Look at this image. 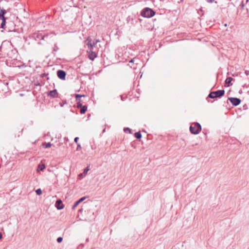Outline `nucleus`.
Returning <instances> with one entry per match:
<instances>
[{
  "label": "nucleus",
  "instance_id": "1",
  "mask_svg": "<svg viewBox=\"0 0 249 249\" xmlns=\"http://www.w3.org/2000/svg\"><path fill=\"white\" fill-rule=\"evenodd\" d=\"M201 130V126L198 123L193 124L190 127V132L193 134H198Z\"/></svg>",
  "mask_w": 249,
  "mask_h": 249
},
{
  "label": "nucleus",
  "instance_id": "2",
  "mask_svg": "<svg viewBox=\"0 0 249 249\" xmlns=\"http://www.w3.org/2000/svg\"><path fill=\"white\" fill-rule=\"evenodd\" d=\"M155 13V12L149 8H144L141 12V16L145 18L152 17Z\"/></svg>",
  "mask_w": 249,
  "mask_h": 249
},
{
  "label": "nucleus",
  "instance_id": "3",
  "mask_svg": "<svg viewBox=\"0 0 249 249\" xmlns=\"http://www.w3.org/2000/svg\"><path fill=\"white\" fill-rule=\"evenodd\" d=\"M225 90H218L217 91L211 92L208 95V97L211 98H214L216 97H220L224 95Z\"/></svg>",
  "mask_w": 249,
  "mask_h": 249
},
{
  "label": "nucleus",
  "instance_id": "4",
  "mask_svg": "<svg viewBox=\"0 0 249 249\" xmlns=\"http://www.w3.org/2000/svg\"><path fill=\"white\" fill-rule=\"evenodd\" d=\"M228 99L230 101L232 105L234 106H238L241 103L240 99L237 98L230 97Z\"/></svg>",
  "mask_w": 249,
  "mask_h": 249
},
{
  "label": "nucleus",
  "instance_id": "5",
  "mask_svg": "<svg viewBox=\"0 0 249 249\" xmlns=\"http://www.w3.org/2000/svg\"><path fill=\"white\" fill-rule=\"evenodd\" d=\"M57 76L61 79H65L66 76V72L62 70H58L57 71Z\"/></svg>",
  "mask_w": 249,
  "mask_h": 249
},
{
  "label": "nucleus",
  "instance_id": "6",
  "mask_svg": "<svg viewBox=\"0 0 249 249\" xmlns=\"http://www.w3.org/2000/svg\"><path fill=\"white\" fill-rule=\"evenodd\" d=\"M55 207L58 210H61L63 209L64 205L62 204V201L60 199H58L56 201Z\"/></svg>",
  "mask_w": 249,
  "mask_h": 249
},
{
  "label": "nucleus",
  "instance_id": "7",
  "mask_svg": "<svg viewBox=\"0 0 249 249\" xmlns=\"http://www.w3.org/2000/svg\"><path fill=\"white\" fill-rule=\"evenodd\" d=\"M48 95L51 97L55 98L57 97L58 93L56 89H54L50 91L48 94Z\"/></svg>",
  "mask_w": 249,
  "mask_h": 249
},
{
  "label": "nucleus",
  "instance_id": "8",
  "mask_svg": "<svg viewBox=\"0 0 249 249\" xmlns=\"http://www.w3.org/2000/svg\"><path fill=\"white\" fill-rule=\"evenodd\" d=\"M90 51H91V52L89 55V59L93 60L94 59L97 57V54L95 52H93L92 50Z\"/></svg>",
  "mask_w": 249,
  "mask_h": 249
},
{
  "label": "nucleus",
  "instance_id": "9",
  "mask_svg": "<svg viewBox=\"0 0 249 249\" xmlns=\"http://www.w3.org/2000/svg\"><path fill=\"white\" fill-rule=\"evenodd\" d=\"M87 40L88 41V43L87 44V45L89 49L90 50H92L93 47L95 46L96 45L94 42L92 43L91 40H89V38L87 39Z\"/></svg>",
  "mask_w": 249,
  "mask_h": 249
},
{
  "label": "nucleus",
  "instance_id": "10",
  "mask_svg": "<svg viewBox=\"0 0 249 249\" xmlns=\"http://www.w3.org/2000/svg\"><path fill=\"white\" fill-rule=\"evenodd\" d=\"M85 199V197H82L80 199H79L78 201H77L76 202H75V203L74 204V205H73L72 206V209H75V207H77V206L82 201H83L84 199Z\"/></svg>",
  "mask_w": 249,
  "mask_h": 249
},
{
  "label": "nucleus",
  "instance_id": "11",
  "mask_svg": "<svg viewBox=\"0 0 249 249\" xmlns=\"http://www.w3.org/2000/svg\"><path fill=\"white\" fill-rule=\"evenodd\" d=\"M233 80V78L231 77H228L225 80V84L227 85V87L230 86L231 82Z\"/></svg>",
  "mask_w": 249,
  "mask_h": 249
},
{
  "label": "nucleus",
  "instance_id": "12",
  "mask_svg": "<svg viewBox=\"0 0 249 249\" xmlns=\"http://www.w3.org/2000/svg\"><path fill=\"white\" fill-rule=\"evenodd\" d=\"M45 168V166L43 164H39L38 165L37 170L38 171H43Z\"/></svg>",
  "mask_w": 249,
  "mask_h": 249
},
{
  "label": "nucleus",
  "instance_id": "13",
  "mask_svg": "<svg viewBox=\"0 0 249 249\" xmlns=\"http://www.w3.org/2000/svg\"><path fill=\"white\" fill-rule=\"evenodd\" d=\"M87 106H84L83 107H82V108L80 110V113L81 114H84L86 112V111H87Z\"/></svg>",
  "mask_w": 249,
  "mask_h": 249
},
{
  "label": "nucleus",
  "instance_id": "14",
  "mask_svg": "<svg viewBox=\"0 0 249 249\" xmlns=\"http://www.w3.org/2000/svg\"><path fill=\"white\" fill-rule=\"evenodd\" d=\"M135 137L138 139H139L140 138H141L142 137V135L140 133V132H136L135 133Z\"/></svg>",
  "mask_w": 249,
  "mask_h": 249
},
{
  "label": "nucleus",
  "instance_id": "15",
  "mask_svg": "<svg viewBox=\"0 0 249 249\" xmlns=\"http://www.w3.org/2000/svg\"><path fill=\"white\" fill-rule=\"evenodd\" d=\"M43 145L46 148H48L51 146L52 144L50 142L43 143Z\"/></svg>",
  "mask_w": 249,
  "mask_h": 249
},
{
  "label": "nucleus",
  "instance_id": "16",
  "mask_svg": "<svg viewBox=\"0 0 249 249\" xmlns=\"http://www.w3.org/2000/svg\"><path fill=\"white\" fill-rule=\"evenodd\" d=\"M5 21H6V19L2 20V22H1V25H0L1 28H5V22H6Z\"/></svg>",
  "mask_w": 249,
  "mask_h": 249
},
{
  "label": "nucleus",
  "instance_id": "17",
  "mask_svg": "<svg viewBox=\"0 0 249 249\" xmlns=\"http://www.w3.org/2000/svg\"><path fill=\"white\" fill-rule=\"evenodd\" d=\"M85 96L84 95L76 94L75 97H76V101H80V98L81 97H83V96Z\"/></svg>",
  "mask_w": 249,
  "mask_h": 249
},
{
  "label": "nucleus",
  "instance_id": "18",
  "mask_svg": "<svg viewBox=\"0 0 249 249\" xmlns=\"http://www.w3.org/2000/svg\"><path fill=\"white\" fill-rule=\"evenodd\" d=\"M36 192L37 195H40L42 192L40 189H38L36 191Z\"/></svg>",
  "mask_w": 249,
  "mask_h": 249
},
{
  "label": "nucleus",
  "instance_id": "19",
  "mask_svg": "<svg viewBox=\"0 0 249 249\" xmlns=\"http://www.w3.org/2000/svg\"><path fill=\"white\" fill-rule=\"evenodd\" d=\"M62 240H63L62 237H58V238H57V242L58 243H60V242H62Z\"/></svg>",
  "mask_w": 249,
  "mask_h": 249
},
{
  "label": "nucleus",
  "instance_id": "20",
  "mask_svg": "<svg viewBox=\"0 0 249 249\" xmlns=\"http://www.w3.org/2000/svg\"><path fill=\"white\" fill-rule=\"evenodd\" d=\"M6 13V10L4 9H2L0 10V14H2V15H4Z\"/></svg>",
  "mask_w": 249,
  "mask_h": 249
},
{
  "label": "nucleus",
  "instance_id": "21",
  "mask_svg": "<svg viewBox=\"0 0 249 249\" xmlns=\"http://www.w3.org/2000/svg\"><path fill=\"white\" fill-rule=\"evenodd\" d=\"M0 19L1 20L6 19V18L4 17V15L2 14H0Z\"/></svg>",
  "mask_w": 249,
  "mask_h": 249
},
{
  "label": "nucleus",
  "instance_id": "22",
  "mask_svg": "<svg viewBox=\"0 0 249 249\" xmlns=\"http://www.w3.org/2000/svg\"><path fill=\"white\" fill-rule=\"evenodd\" d=\"M124 130L125 132H126L127 131H129V132H130L131 131V130L128 127L124 128Z\"/></svg>",
  "mask_w": 249,
  "mask_h": 249
},
{
  "label": "nucleus",
  "instance_id": "23",
  "mask_svg": "<svg viewBox=\"0 0 249 249\" xmlns=\"http://www.w3.org/2000/svg\"><path fill=\"white\" fill-rule=\"evenodd\" d=\"M89 170V169L88 168V167H87V168H86L84 169V172H83V173H84V174H87Z\"/></svg>",
  "mask_w": 249,
  "mask_h": 249
},
{
  "label": "nucleus",
  "instance_id": "24",
  "mask_svg": "<svg viewBox=\"0 0 249 249\" xmlns=\"http://www.w3.org/2000/svg\"><path fill=\"white\" fill-rule=\"evenodd\" d=\"M81 145L80 143H77V147L76 148V150H79L80 149H81Z\"/></svg>",
  "mask_w": 249,
  "mask_h": 249
},
{
  "label": "nucleus",
  "instance_id": "25",
  "mask_svg": "<svg viewBox=\"0 0 249 249\" xmlns=\"http://www.w3.org/2000/svg\"><path fill=\"white\" fill-rule=\"evenodd\" d=\"M245 73L246 75H249V71H245Z\"/></svg>",
  "mask_w": 249,
  "mask_h": 249
},
{
  "label": "nucleus",
  "instance_id": "26",
  "mask_svg": "<svg viewBox=\"0 0 249 249\" xmlns=\"http://www.w3.org/2000/svg\"><path fill=\"white\" fill-rule=\"evenodd\" d=\"M82 107V104H80V103H77V107Z\"/></svg>",
  "mask_w": 249,
  "mask_h": 249
},
{
  "label": "nucleus",
  "instance_id": "27",
  "mask_svg": "<svg viewBox=\"0 0 249 249\" xmlns=\"http://www.w3.org/2000/svg\"><path fill=\"white\" fill-rule=\"evenodd\" d=\"M78 139H79V138H78V137H75V138H74V142H76V143H77V141H78Z\"/></svg>",
  "mask_w": 249,
  "mask_h": 249
},
{
  "label": "nucleus",
  "instance_id": "28",
  "mask_svg": "<svg viewBox=\"0 0 249 249\" xmlns=\"http://www.w3.org/2000/svg\"><path fill=\"white\" fill-rule=\"evenodd\" d=\"M99 42H100V40L99 39H96L94 42L95 43V44H96Z\"/></svg>",
  "mask_w": 249,
  "mask_h": 249
},
{
  "label": "nucleus",
  "instance_id": "29",
  "mask_svg": "<svg viewBox=\"0 0 249 249\" xmlns=\"http://www.w3.org/2000/svg\"><path fill=\"white\" fill-rule=\"evenodd\" d=\"M134 61V59H132L129 61V63H133Z\"/></svg>",
  "mask_w": 249,
  "mask_h": 249
},
{
  "label": "nucleus",
  "instance_id": "30",
  "mask_svg": "<svg viewBox=\"0 0 249 249\" xmlns=\"http://www.w3.org/2000/svg\"><path fill=\"white\" fill-rule=\"evenodd\" d=\"M214 0H207V1L209 2H212Z\"/></svg>",
  "mask_w": 249,
  "mask_h": 249
},
{
  "label": "nucleus",
  "instance_id": "31",
  "mask_svg": "<svg viewBox=\"0 0 249 249\" xmlns=\"http://www.w3.org/2000/svg\"><path fill=\"white\" fill-rule=\"evenodd\" d=\"M2 238V234L0 232V240Z\"/></svg>",
  "mask_w": 249,
  "mask_h": 249
},
{
  "label": "nucleus",
  "instance_id": "32",
  "mask_svg": "<svg viewBox=\"0 0 249 249\" xmlns=\"http://www.w3.org/2000/svg\"><path fill=\"white\" fill-rule=\"evenodd\" d=\"M89 238H87V239H86V242H88V241H89Z\"/></svg>",
  "mask_w": 249,
  "mask_h": 249
},
{
  "label": "nucleus",
  "instance_id": "33",
  "mask_svg": "<svg viewBox=\"0 0 249 249\" xmlns=\"http://www.w3.org/2000/svg\"><path fill=\"white\" fill-rule=\"evenodd\" d=\"M80 245H81V246H83V247L84 246V245H83V244H81Z\"/></svg>",
  "mask_w": 249,
  "mask_h": 249
},
{
  "label": "nucleus",
  "instance_id": "34",
  "mask_svg": "<svg viewBox=\"0 0 249 249\" xmlns=\"http://www.w3.org/2000/svg\"><path fill=\"white\" fill-rule=\"evenodd\" d=\"M80 176H82V174H81L79 175Z\"/></svg>",
  "mask_w": 249,
  "mask_h": 249
},
{
  "label": "nucleus",
  "instance_id": "35",
  "mask_svg": "<svg viewBox=\"0 0 249 249\" xmlns=\"http://www.w3.org/2000/svg\"><path fill=\"white\" fill-rule=\"evenodd\" d=\"M224 25L225 26H227V24H225Z\"/></svg>",
  "mask_w": 249,
  "mask_h": 249
},
{
  "label": "nucleus",
  "instance_id": "36",
  "mask_svg": "<svg viewBox=\"0 0 249 249\" xmlns=\"http://www.w3.org/2000/svg\"><path fill=\"white\" fill-rule=\"evenodd\" d=\"M249 1V0H247V2H248Z\"/></svg>",
  "mask_w": 249,
  "mask_h": 249
}]
</instances>
